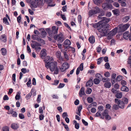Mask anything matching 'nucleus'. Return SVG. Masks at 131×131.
Listing matches in <instances>:
<instances>
[{
	"instance_id": "4d7b16f0",
	"label": "nucleus",
	"mask_w": 131,
	"mask_h": 131,
	"mask_svg": "<svg viewBox=\"0 0 131 131\" xmlns=\"http://www.w3.org/2000/svg\"><path fill=\"white\" fill-rule=\"evenodd\" d=\"M83 63H82L79 66V69L81 71H82L83 70Z\"/></svg>"
},
{
	"instance_id": "e2e57ef3",
	"label": "nucleus",
	"mask_w": 131,
	"mask_h": 131,
	"mask_svg": "<svg viewBox=\"0 0 131 131\" xmlns=\"http://www.w3.org/2000/svg\"><path fill=\"white\" fill-rule=\"evenodd\" d=\"M64 85V84L60 83L59 87L58 88H61L63 87Z\"/></svg>"
},
{
	"instance_id": "f8f14e48",
	"label": "nucleus",
	"mask_w": 131,
	"mask_h": 131,
	"mask_svg": "<svg viewBox=\"0 0 131 131\" xmlns=\"http://www.w3.org/2000/svg\"><path fill=\"white\" fill-rule=\"evenodd\" d=\"M123 37L125 39H129V40L131 41V36L129 34L128 31H126L123 34Z\"/></svg>"
},
{
	"instance_id": "a878e982",
	"label": "nucleus",
	"mask_w": 131,
	"mask_h": 131,
	"mask_svg": "<svg viewBox=\"0 0 131 131\" xmlns=\"http://www.w3.org/2000/svg\"><path fill=\"white\" fill-rule=\"evenodd\" d=\"M130 17L129 16H126L124 17L123 19V21L124 23H126L129 20Z\"/></svg>"
},
{
	"instance_id": "603ef678",
	"label": "nucleus",
	"mask_w": 131,
	"mask_h": 131,
	"mask_svg": "<svg viewBox=\"0 0 131 131\" xmlns=\"http://www.w3.org/2000/svg\"><path fill=\"white\" fill-rule=\"evenodd\" d=\"M119 85L117 83L115 84L114 85V88L116 89H119Z\"/></svg>"
},
{
	"instance_id": "bf43d9fd",
	"label": "nucleus",
	"mask_w": 131,
	"mask_h": 131,
	"mask_svg": "<svg viewBox=\"0 0 131 131\" xmlns=\"http://www.w3.org/2000/svg\"><path fill=\"white\" fill-rule=\"evenodd\" d=\"M116 76V73H113L111 75V79H115Z\"/></svg>"
},
{
	"instance_id": "774afa93",
	"label": "nucleus",
	"mask_w": 131,
	"mask_h": 131,
	"mask_svg": "<svg viewBox=\"0 0 131 131\" xmlns=\"http://www.w3.org/2000/svg\"><path fill=\"white\" fill-rule=\"evenodd\" d=\"M120 3H121V6H122L124 7L126 5V4L125 2L122 1H121Z\"/></svg>"
},
{
	"instance_id": "37998d69",
	"label": "nucleus",
	"mask_w": 131,
	"mask_h": 131,
	"mask_svg": "<svg viewBox=\"0 0 131 131\" xmlns=\"http://www.w3.org/2000/svg\"><path fill=\"white\" fill-rule=\"evenodd\" d=\"M63 54H64V56L65 58L67 60H69V58L68 57V55L67 54L66 52L65 51L64 52H63Z\"/></svg>"
},
{
	"instance_id": "79ce46f5",
	"label": "nucleus",
	"mask_w": 131,
	"mask_h": 131,
	"mask_svg": "<svg viewBox=\"0 0 131 131\" xmlns=\"http://www.w3.org/2000/svg\"><path fill=\"white\" fill-rule=\"evenodd\" d=\"M122 76L120 75L117 76L116 78V81H120L122 79Z\"/></svg>"
},
{
	"instance_id": "e433bc0d",
	"label": "nucleus",
	"mask_w": 131,
	"mask_h": 131,
	"mask_svg": "<svg viewBox=\"0 0 131 131\" xmlns=\"http://www.w3.org/2000/svg\"><path fill=\"white\" fill-rule=\"evenodd\" d=\"M119 108L118 105L114 104L112 106V109L115 110H117Z\"/></svg>"
},
{
	"instance_id": "c9c22d12",
	"label": "nucleus",
	"mask_w": 131,
	"mask_h": 131,
	"mask_svg": "<svg viewBox=\"0 0 131 131\" xmlns=\"http://www.w3.org/2000/svg\"><path fill=\"white\" fill-rule=\"evenodd\" d=\"M3 22L6 25H9V23L8 19L6 17H4L3 19Z\"/></svg>"
},
{
	"instance_id": "f257e3e1",
	"label": "nucleus",
	"mask_w": 131,
	"mask_h": 131,
	"mask_svg": "<svg viewBox=\"0 0 131 131\" xmlns=\"http://www.w3.org/2000/svg\"><path fill=\"white\" fill-rule=\"evenodd\" d=\"M99 32H100L101 36H106L107 33L108 29L106 26V24L110 20L109 18L105 17H99Z\"/></svg>"
},
{
	"instance_id": "09e8293b",
	"label": "nucleus",
	"mask_w": 131,
	"mask_h": 131,
	"mask_svg": "<svg viewBox=\"0 0 131 131\" xmlns=\"http://www.w3.org/2000/svg\"><path fill=\"white\" fill-rule=\"evenodd\" d=\"M54 73L56 74H57L59 72V69L58 67H57V66L54 69Z\"/></svg>"
},
{
	"instance_id": "a211bd4d",
	"label": "nucleus",
	"mask_w": 131,
	"mask_h": 131,
	"mask_svg": "<svg viewBox=\"0 0 131 131\" xmlns=\"http://www.w3.org/2000/svg\"><path fill=\"white\" fill-rule=\"evenodd\" d=\"M117 28H116L113 29L110 32L111 35L112 36L115 35L117 32Z\"/></svg>"
},
{
	"instance_id": "c03bdc74",
	"label": "nucleus",
	"mask_w": 131,
	"mask_h": 131,
	"mask_svg": "<svg viewBox=\"0 0 131 131\" xmlns=\"http://www.w3.org/2000/svg\"><path fill=\"white\" fill-rule=\"evenodd\" d=\"M41 95H38V96L37 101L38 103H39L41 101Z\"/></svg>"
},
{
	"instance_id": "4be33fe9",
	"label": "nucleus",
	"mask_w": 131,
	"mask_h": 131,
	"mask_svg": "<svg viewBox=\"0 0 131 131\" xmlns=\"http://www.w3.org/2000/svg\"><path fill=\"white\" fill-rule=\"evenodd\" d=\"M6 37L5 35H1L0 37V40L4 42H5L6 41Z\"/></svg>"
},
{
	"instance_id": "58836bf2",
	"label": "nucleus",
	"mask_w": 131,
	"mask_h": 131,
	"mask_svg": "<svg viewBox=\"0 0 131 131\" xmlns=\"http://www.w3.org/2000/svg\"><path fill=\"white\" fill-rule=\"evenodd\" d=\"M87 100L89 103H91L93 101V99L91 97H88L87 99Z\"/></svg>"
},
{
	"instance_id": "2eb2a0df",
	"label": "nucleus",
	"mask_w": 131,
	"mask_h": 131,
	"mask_svg": "<svg viewBox=\"0 0 131 131\" xmlns=\"http://www.w3.org/2000/svg\"><path fill=\"white\" fill-rule=\"evenodd\" d=\"M79 94L80 97H81L83 95H85V89L84 87H82L79 91Z\"/></svg>"
},
{
	"instance_id": "2f4dec72",
	"label": "nucleus",
	"mask_w": 131,
	"mask_h": 131,
	"mask_svg": "<svg viewBox=\"0 0 131 131\" xmlns=\"http://www.w3.org/2000/svg\"><path fill=\"white\" fill-rule=\"evenodd\" d=\"M104 15V12L103 10L99 8V16H103Z\"/></svg>"
},
{
	"instance_id": "b1692460",
	"label": "nucleus",
	"mask_w": 131,
	"mask_h": 131,
	"mask_svg": "<svg viewBox=\"0 0 131 131\" xmlns=\"http://www.w3.org/2000/svg\"><path fill=\"white\" fill-rule=\"evenodd\" d=\"M41 29L42 30L41 32V35L42 38H44L46 36L47 33L44 29Z\"/></svg>"
},
{
	"instance_id": "dca6fc26",
	"label": "nucleus",
	"mask_w": 131,
	"mask_h": 131,
	"mask_svg": "<svg viewBox=\"0 0 131 131\" xmlns=\"http://www.w3.org/2000/svg\"><path fill=\"white\" fill-rule=\"evenodd\" d=\"M93 81L92 79H90V80L86 82V86L91 87L93 84Z\"/></svg>"
},
{
	"instance_id": "1a4fd4ad",
	"label": "nucleus",
	"mask_w": 131,
	"mask_h": 131,
	"mask_svg": "<svg viewBox=\"0 0 131 131\" xmlns=\"http://www.w3.org/2000/svg\"><path fill=\"white\" fill-rule=\"evenodd\" d=\"M38 36L36 35H32L31 36V38L34 40H36L42 43H44V41L41 39L39 37H38Z\"/></svg>"
},
{
	"instance_id": "6e6552de",
	"label": "nucleus",
	"mask_w": 131,
	"mask_h": 131,
	"mask_svg": "<svg viewBox=\"0 0 131 131\" xmlns=\"http://www.w3.org/2000/svg\"><path fill=\"white\" fill-rule=\"evenodd\" d=\"M69 68L68 63L66 62L64 63L60 68V70L62 72H64L66 70Z\"/></svg>"
},
{
	"instance_id": "4468645a",
	"label": "nucleus",
	"mask_w": 131,
	"mask_h": 131,
	"mask_svg": "<svg viewBox=\"0 0 131 131\" xmlns=\"http://www.w3.org/2000/svg\"><path fill=\"white\" fill-rule=\"evenodd\" d=\"M46 50L45 49H42L40 52V56L42 59H44L46 55Z\"/></svg>"
},
{
	"instance_id": "9d476101",
	"label": "nucleus",
	"mask_w": 131,
	"mask_h": 131,
	"mask_svg": "<svg viewBox=\"0 0 131 131\" xmlns=\"http://www.w3.org/2000/svg\"><path fill=\"white\" fill-rule=\"evenodd\" d=\"M128 23L122 26L119 27L121 31H124L126 30L130 26Z\"/></svg>"
},
{
	"instance_id": "aec40b11",
	"label": "nucleus",
	"mask_w": 131,
	"mask_h": 131,
	"mask_svg": "<svg viewBox=\"0 0 131 131\" xmlns=\"http://www.w3.org/2000/svg\"><path fill=\"white\" fill-rule=\"evenodd\" d=\"M95 37L94 36H90L89 38V42L91 43H93L95 42Z\"/></svg>"
},
{
	"instance_id": "052dcab7",
	"label": "nucleus",
	"mask_w": 131,
	"mask_h": 131,
	"mask_svg": "<svg viewBox=\"0 0 131 131\" xmlns=\"http://www.w3.org/2000/svg\"><path fill=\"white\" fill-rule=\"evenodd\" d=\"M39 112L41 114H43V111L41 107H40L39 108Z\"/></svg>"
},
{
	"instance_id": "3c124183",
	"label": "nucleus",
	"mask_w": 131,
	"mask_h": 131,
	"mask_svg": "<svg viewBox=\"0 0 131 131\" xmlns=\"http://www.w3.org/2000/svg\"><path fill=\"white\" fill-rule=\"evenodd\" d=\"M62 116L63 118H65L66 117H67L68 115L66 112H64L62 114Z\"/></svg>"
},
{
	"instance_id": "69168bd1",
	"label": "nucleus",
	"mask_w": 131,
	"mask_h": 131,
	"mask_svg": "<svg viewBox=\"0 0 131 131\" xmlns=\"http://www.w3.org/2000/svg\"><path fill=\"white\" fill-rule=\"evenodd\" d=\"M3 99L4 100H8L9 98L7 95H5L3 97Z\"/></svg>"
},
{
	"instance_id": "ddd939ff",
	"label": "nucleus",
	"mask_w": 131,
	"mask_h": 131,
	"mask_svg": "<svg viewBox=\"0 0 131 131\" xmlns=\"http://www.w3.org/2000/svg\"><path fill=\"white\" fill-rule=\"evenodd\" d=\"M102 7L104 9L106 10L107 8H111L112 6L111 4L107 3H104L102 4Z\"/></svg>"
},
{
	"instance_id": "bb28decb",
	"label": "nucleus",
	"mask_w": 131,
	"mask_h": 131,
	"mask_svg": "<svg viewBox=\"0 0 131 131\" xmlns=\"http://www.w3.org/2000/svg\"><path fill=\"white\" fill-rule=\"evenodd\" d=\"M63 43L64 45L66 46H70L71 44V42L68 39L66 40Z\"/></svg>"
},
{
	"instance_id": "338daca9",
	"label": "nucleus",
	"mask_w": 131,
	"mask_h": 131,
	"mask_svg": "<svg viewBox=\"0 0 131 131\" xmlns=\"http://www.w3.org/2000/svg\"><path fill=\"white\" fill-rule=\"evenodd\" d=\"M32 84L33 85H35L36 84V79L34 78H33L32 80Z\"/></svg>"
},
{
	"instance_id": "c756f323",
	"label": "nucleus",
	"mask_w": 131,
	"mask_h": 131,
	"mask_svg": "<svg viewBox=\"0 0 131 131\" xmlns=\"http://www.w3.org/2000/svg\"><path fill=\"white\" fill-rule=\"evenodd\" d=\"M33 93L32 89L31 90V93H29L26 96V98L27 100L29 99L31 97L32 94Z\"/></svg>"
},
{
	"instance_id": "72a5a7b5",
	"label": "nucleus",
	"mask_w": 131,
	"mask_h": 131,
	"mask_svg": "<svg viewBox=\"0 0 131 131\" xmlns=\"http://www.w3.org/2000/svg\"><path fill=\"white\" fill-rule=\"evenodd\" d=\"M21 71V72L24 73H25L26 72H29V69H27L26 68H22Z\"/></svg>"
},
{
	"instance_id": "f704fd0d",
	"label": "nucleus",
	"mask_w": 131,
	"mask_h": 131,
	"mask_svg": "<svg viewBox=\"0 0 131 131\" xmlns=\"http://www.w3.org/2000/svg\"><path fill=\"white\" fill-rule=\"evenodd\" d=\"M123 101L124 102V104H127L128 102V99L126 97L123 98L122 99Z\"/></svg>"
},
{
	"instance_id": "7c9ffc66",
	"label": "nucleus",
	"mask_w": 131,
	"mask_h": 131,
	"mask_svg": "<svg viewBox=\"0 0 131 131\" xmlns=\"http://www.w3.org/2000/svg\"><path fill=\"white\" fill-rule=\"evenodd\" d=\"M20 97V93L18 92L15 97V99L16 100H19Z\"/></svg>"
},
{
	"instance_id": "9b49d317",
	"label": "nucleus",
	"mask_w": 131,
	"mask_h": 131,
	"mask_svg": "<svg viewBox=\"0 0 131 131\" xmlns=\"http://www.w3.org/2000/svg\"><path fill=\"white\" fill-rule=\"evenodd\" d=\"M32 43L31 44V45L32 48L35 49L37 46H41V45L37 42L34 41H31Z\"/></svg>"
},
{
	"instance_id": "f3484780",
	"label": "nucleus",
	"mask_w": 131,
	"mask_h": 131,
	"mask_svg": "<svg viewBox=\"0 0 131 131\" xmlns=\"http://www.w3.org/2000/svg\"><path fill=\"white\" fill-rule=\"evenodd\" d=\"M115 96L117 99H121L123 96L122 93V92H119L118 91L115 94Z\"/></svg>"
},
{
	"instance_id": "a19ab883",
	"label": "nucleus",
	"mask_w": 131,
	"mask_h": 131,
	"mask_svg": "<svg viewBox=\"0 0 131 131\" xmlns=\"http://www.w3.org/2000/svg\"><path fill=\"white\" fill-rule=\"evenodd\" d=\"M59 82V80H55L54 81V82L52 83L51 84L52 85H57Z\"/></svg>"
},
{
	"instance_id": "f03ea898",
	"label": "nucleus",
	"mask_w": 131,
	"mask_h": 131,
	"mask_svg": "<svg viewBox=\"0 0 131 131\" xmlns=\"http://www.w3.org/2000/svg\"><path fill=\"white\" fill-rule=\"evenodd\" d=\"M45 66L47 68H49L51 71H53L57 67V63L55 62V63L52 62H49L48 60V62L45 63Z\"/></svg>"
},
{
	"instance_id": "39448f33",
	"label": "nucleus",
	"mask_w": 131,
	"mask_h": 131,
	"mask_svg": "<svg viewBox=\"0 0 131 131\" xmlns=\"http://www.w3.org/2000/svg\"><path fill=\"white\" fill-rule=\"evenodd\" d=\"M58 28V27L53 26L52 28V30L48 32L49 36L50 37L54 36V35L57 33Z\"/></svg>"
},
{
	"instance_id": "a18cd8bd",
	"label": "nucleus",
	"mask_w": 131,
	"mask_h": 131,
	"mask_svg": "<svg viewBox=\"0 0 131 131\" xmlns=\"http://www.w3.org/2000/svg\"><path fill=\"white\" fill-rule=\"evenodd\" d=\"M78 19L79 22L80 23H81L82 19L81 16L80 15H79L78 17Z\"/></svg>"
},
{
	"instance_id": "393cba45",
	"label": "nucleus",
	"mask_w": 131,
	"mask_h": 131,
	"mask_svg": "<svg viewBox=\"0 0 131 131\" xmlns=\"http://www.w3.org/2000/svg\"><path fill=\"white\" fill-rule=\"evenodd\" d=\"M1 131H9V127L6 126H4L2 128Z\"/></svg>"
},
{
	"instance_id": "5701e85b",
	"label": "nucleus",
	"mask_w": 131,
	"mask_h": 131,
	"mask_svg": "<svg viewBox=\"0 0 131 131\" xmlns=\"http://www.w3.org/2000/svg\"><path fill=\"white\" fill-rule=\"evenodd\" d=\"M121 91L124 92H128L129 91L128 88L125 85H123L121 89Z\"/></svg>"
},
{
	"instance_id": "6ab92c4d",
	"label": "nucleus",
	"mask_w": 131,
	"mask_h": 131,
	"mask_svg": "<svg viewBox=\"0 0 131 131\" xmlns=\"http://www.w3.org/2000/svg\"><path fill=\"white\" fill-rule=\"evenodd\" d=\"M10 127L14 129H17L19 127V126L18 125L15 123L12 124L11 125Z\"/></svg>"
},
{
	"instance_id": "0e129e2a",
	"label": "nucleus",
	"mask_w": 131,
	"mask_h": 131,
	"mask_svg": "<svg viewBox=\"0 0 131 131\" xmlns=\"http://www.w3.org/2000/svg\"><path fill=\"white\" fill-rule=\"evenodd\" d=\"M21 15H19L18 17H17V19L18 23H20L21 22V17L20 16Z\"/></svg>"
},
{
	"instance_id": "13d9d810",
	"label": "nucleus",
	"mask_w": 131,
	"mask_h": 131,
	"mask_svg": "<svg viewBox=\"0 0 131 131\" xmlns=\"http://www.w3.org/2000/svg\"><path fill=\"white\" fill-rule=\"evenodd\" d=\"M82 122L84 125L85 126H87L88 125V122L85 121L84 119H82Z\"/></svg>"
},
{
	"instance_id": "473e14b6",
	"label": "nucleus",
	"mask_w": 131,
	"mask_h": 131,
	"mask_svg": "<svg viewBox=\"0 0 131 131\" xmlns=\"http://www.w3.org/2000/svg\"><path fill=\"white\" fill-rule=\"evenodd\" d=\"M104 66L105 68L107 69H111V68H110V65L109 63L107 62L105 63L104 65Z\"/></svg>"
},
{
	"instance_id": "412c9836",
	"label": "nucleus",
	"mask_w": 131,
	"mask_h": 131,
	"mask_svg": "<svg viewBox=\"0 0 131 131\" xmlns=\"http://www.w3.org/2000/svg\"><path fill=\"white\" fill-rule=\"evenodd\" d=\"M112 86L111 82H105L104 84V86L105 88H110Z\"/></svg>"
},
{
	"instance_id": "ea45409f",
	"label": "nucleus",
	"mask_w": 131,
	"mask_h": 131,
	"mask_svg": "<svg viewBox=\"0 0 131 131\" xmlns=\"http://www.w3.org/2000/svg\"><path fill=\"white\" fill-rule=\"evenodd\" d=\"M92 91V89L90 88H87V90L86 91V93L87 94H89L91 93Z\"/></svg>"
},
{
	"instance_id": "cd10ccee",
	"label": "nucleus",
	"mask_w": 131,
	"mask_h": 131,
	"mask_svg": "<svg viewBox=\"0 0 131 131\" xmlns=\"http://www.w3.org/2000/svg\"><path fill=\"white\" fill-rule=\"evenodd\" d=\"M56 56L57 58L59 59H62V57L61 55V52L60 51H58L56 53Z\"/></svg>"
},
{
	"instance_id": "6e6d98bb",
	"label": "nucleus",
	"mask_w": 131,
	"mask_h": 131,
	"mask_svg": "<svg viewBox=\"0 0 131 131\" xmlns=\"http://www.w3.org/2000/svg\"><path fill=\"white\" fill-rule=\"evenodd\" d=\"M113 5L114 6L116 7H118L119 6V5L117 2H114L113 3Z\"/></svg>"
},
{
	"instance_id": "20e7f679",
	"label": "nucleus",
	"mask_w": 131,
	"mask_h": 131,
	"mask_svg": "<svg viewBox=\"0 0 131 131\" xmlns=\"http://www.w3.org/2000/svg\"><path fill=\"white\" fill-rule=\"evenodd\" d=\"M101 113H99V116H100V118L103 119L104 116L106 120H109L111 119V117L108 114V111L107 110H105L104 112L102 113V115L101 116Z\"/></svg>"
},
{
	"instance_id": "423d86ee",
	"label": "nucleus",
	"mask_w": 131,
	"mask_h": 131,
	"mask_svg": "<svg viewBox=\"0 0 131 131\" xmlns=\"http://www.w3.org/2000/svg\"><path fill=\"white\" fill-rule=\"evenodd\" d=\"M115 102L117 104L119 107V108L121 109H123L125 106V104L124 102L117 99H115L114 100Z\"/></svg>"
},
{
	"instance_id": "7ed1b4c3",
	"label": "nucleus",
	"mask_w": 131,
	"mask_h": 131,
	"mask_svg": "<svg viewBox=\"0 0 131 131\" xmlns=\"http://www.w3.org/2000/svg\"><path fill=\"white\" fill-rule=\"evenodd\" d=\"M54 38L55 40H57L60 43L62 42L65 39L64 36L61 32L55 35L54 37Z\"/></svg>"
},
{
	"instance_id": "680f3d73",
	"label": "nucleus",
	"mask_w": 131,
	"mask_h": 131,
	"mask_svg": "<svg viewBox=\"0 0 131 131\" xmlns=\"http://www.w3.org/2000/svg\"><path fill=\"white\" fill-rule=\"evenodd\" d=\"M111 91L113 93H115V94L118 91H117L116 90H115L113 88L112 89Z\"/></svg>"
},
{
	"instance_id": "c85d7f7f",
	"label": "nucleus",
	"mask_w": 131,
	"mask_h": 131,
	"mask_svg": "<svg viewBox=\"0 0 131 131\" xmlns=\"http://www.w3.org/2000/svg\"><path fill=\"white\" fill-rule=\"evenodd\" d=\"M7 114H12V116L14 117H17V112H14L12 113H9L8 112H7Z\"/></svg>"
},
{
	"instance_id": "4c0bfd02",
	"label": "nucleus",
	"mask_w": 131,
	"mask_h": 131,
	"mask_svg": "<svg viewBox=\"0 0 131 131\" xmlns=\"http://www.w3.org/2000/svg\"><path fill=\"white\" fill-rule=\"evenodd\" d=\"M2 51V53L3 55H5L6 53V49L5 48H2L1 49Z\"/></svg>"
},
{
	"instance_id": "864d4df0",
	"label": "nucleus",
	"mask_w": 131,
	"mask_h": 131,
	"mask_svg": "<svg viewBox=\"0 0 131 131\" xmlns=\"http://www.w3.org/2000/svg\"><path fill=\"white\" fill-rule=\"evenodd\" d=\"M93 82L95 84H98V79L95 78L93 80Z\"/></svg>"
},
{
	"instance_id": "49530a36",
	"label": "nucleus",
	"mask_w": 131,
	"mask_h": 131,
	"mask_svg": "<svg viewBox=\"0 0 131 131\" xmlns=\"http://www.w3.org/2000/svg\"><path fill=\"white\" fill-rule=\"evenodd\" d=\"M104 76L106 77H108L110 76V74L108 72H106L104 73Z\"/></svg>"
},
{
	"instance_id": "0eeeda50",
	"label": "nucleus",
	"mask_w": 131,
	"mask_h": 131,
	"mask_svg": "<svg viewBox=\"0 0 131 131\" xmlns=\"http://www.w3.org/2000/svg\"><path fill=\"white\" fill-rule=\"evenodd\" d=\"M98 12V7L96 6L94 8V9H91L89 11L88 14L90 17L94 14H96Z\"/></svg>"
},
{
	"instance_id": "de8ad7c7",
	"label": "nucleus",
	"mask_w": 131,
	"mask_h": 131,
	"mask_svg": "<svg viewBox=\"0 0 131 131\" xmlns=\"http://www.w3.org/2000/svg\"><path fill=\"white\" fill-rule=\"evenodd\" d=\"M19 117L21 119H23L25 118L24 115L22 113H20L19 114Z\"/></svg>"
},
{
	"instance_id": "8fccbe9b",
	"label": "nucleus",
	"mask_w": 131,
	"mask_h": 131,
	"mask_svg": "<svg viewBox=\"0 0 131 131\" xmlns=\"http://www.w3.org/2000/svg\"><path fill=\"white\" fill-rule=\"evenodd\" d=\"M47 59H48V60L47 61V62H48V61L49 62H50V61H52L53 60V59L52 57H50L49 56H47Z\"/></svg>"
},
{
	"instance_id": "5fc2aeb1",
	"label": "nucleus",
	"mask_w": 131,
	"mask_h": 131,
	"mask_svg": "<svg viewBox=\"0 0 131 131\" xmlns=\"http://www.w3.org/2000/svg\"><path fill=\"white\" fill-rule=\"evenodd\" d=\"M93 26L94 28H97V29L98 30V28H97L98 27V22L93 24Z\"/></svg>"
}]
</instances>
